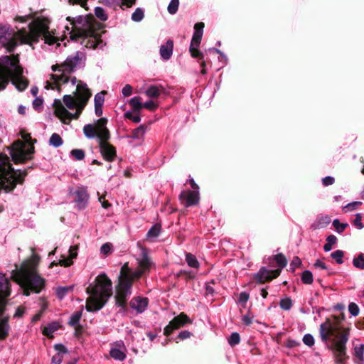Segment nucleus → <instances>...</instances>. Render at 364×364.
<instances>
[{
  "instance_id": "nucleus-1",
  "label": "nucleus",
  "mask_w": 364,
  "mask_h": 364,
  "mask_svg": "<svg viewBox=\"0 0 364 364\" xmlns=\"http://www.w3.org/2000/svg\"><path fill=\"white\" fill-rule=\"evenodd\" d=\"M16 20L26 23L31 20L26 27L18 28L16 30L8 24H0V45L7 52L12 53L16 47L23 44L31 45L38 42L42 37L46 43L60 46L62 36H55L49 31L48 21L46 19L31 20L29 16H19Z\"/></svg>"
},
{
  "instance_id": "nucleus-2",
  "label": "nucleus",
  "mask_w": 364,
  "mask_h": 364,
  "mask_svg": "<svg viewBox=\"0 0 364 364\" xmlns=\"http://www.w3.org/2000/svg\"><path fill=\"white\" fill-rule=\"evenodd\" d=\"M349 331L348 328L342 327L337 318H327L319 326L320 338L323 343L331 344L338 364H345L348 358L346 343L350 336Z\"/></svg>"
},
{
  "instance_id": "nucleus-3",
  "label": "nucleus",
  "mask_w": 364,
  "mask_h": 364,
  "mask_svg": "<svg viewBox=\"0 0 364 364\" xmlns=\"http://www.w3.org/2000/svg\"><path fill=\"white\" fill-rule=\"evenodd\" d=\"M38 262L39 257L33 254L31 258L23 262L11 273V277L19 285L25 296L39 294L46 287V279L36 269Z\"/></svg>"
},
{
  "instance_id": "nucleus-4",
  "label": "nucleus",
  "mask_w": 364,
  "mask_h": 364,
  "mask_svg": "<svg viewBox=\"0 0 364 364\" xmlns=\"http://www.w3.org/2000/svg\"><path fill=\"white\" fill-rule=\"evenodd\" d=\"M85 60V54L77 51L75 55L68 56L63 63L53 65L51 66L53 73L48 75L44 87L47 90H58L60 85L68 83L69 81L71 82L72 85H75L77 79L72 75L84 67Z\"/></svg>"
},
{
  "instance_id": "nucleus-5",
  "label": "nucleus",
  "mask_w": 364,
  "mask_h": 364,
  "mask_svg": "<svg viewBox=\"0 0 364 364\" xmlns=\"http://www.w3.org/2000/svg\"><path fill=\"white\" fill-rule=\"evenodd\" d=\"M141 259L139 262V269L131 272H125L122 267L118 278V284L116 286L115 300L117 306L124 310L127 301L132 294L133 280L141 277L144 273L149 271L154 265L151 259L148 255V250L145 247L141 249Z\"/></svg>"
},
{
  "instance_id": "nucleus-6",
  "label": "nucleus",
  "mask_w": 364,
  "mask_h": 364,
  "mask_svg": "<svg viewBox=\"0 0 364 364\" xmlns=\"http://www.w3.org/2000/svg\"><path fill=\"white\" fill-rule=\"evenodd\" d=\"M66 21L68 23L64 26L62 36L65 38L69 37L70 40L79 42L88 48L102 47V41L91 29L87 18L81 15L76 18L68 16Z\"/></svg>"
},
{
  "instance_id": "nucleus-7",
  "label": "nucleus",
  "mask_w": 364,
  "mask_h": 364,
  "mask_svg": "<svg viewBox=\"0 0 364 364\" xmlns=\"http://www.w3.org/2000/svg\"><path fill=\"white\" fill-rule=\"evenodd\" d=\"M23 68L18 55H3L0 58V91L4 90L11 82L20 92L25 90L28 80L23 76Z\"/></svg>"
},
{
  "instance_id": "nucleus-8",
  "label": "nucleus",
  "mask_w": 364,
  "mask_h": 364,
  "mask_svg": "<svg viewBox=\"0 0 364 364\" xmlns=\"http://www.w3.org/2000/svg\"><path fill=\"white\" fill-rule=\"evenodd\" d=\"M89 294L86 301V310L95 312L100 310L112 294V283L105 273L99 274L86 289Z\"/></svg>"
},
{
  "instance_id": "nucleus-9",
  "label": "nucleus",
  "mask_w": 364,
  "mask_h": 364,
  "mask_svg": "<svg viewBox=\"0 0 364 364\" xmlns=\"http://www.w3.org/2000/svg\"><path fill=\"white\" fill-rule=\"evenodd\" d=\"M74 93L75 97L70 95H65L63 102L68 109H79L80 112H82L91 97V92L87 84L80 81Z\"/></svg>"
},
{
  "instance_id": "nucleus-10",
  "label": "nucleus",
  "mask_w": 364,
  "mask_h": 364,
  "mask_svg": "<svg viewBox=\"0 0 364 364\" xmlns=\"http://www.w3.org/2000/svg\"><path fill=\"white\" fill-rule=\"evenodd\" d=\"M33 153V146H27L20 141L14 142L9 148V154L16 164L30 159Z\"/></svg>"
},
{
  "instance_id": "nucleus-11",
  "label": "nucleus",
  "mask_w": 364,
  "mask_h": 364,
  "mask_svg": "<svg viewBox=\"0 0 364 364\" xmlns=\"http://www.w3.org/2000/svg\"><path fill=\"white\" fill-rule=\"evenodd\" d=\"M54 105H55V115L63 122L68 123L72 119H77L82 112H80L79 109H76L77 112L75 114H72L68 112L62 105L60 100H55Z\"/></svg>"
},
{
  "instance_id": "nucleus-12",
  "label": "nucleus",
  "mask_w": 364,
  "mask_h": 364,
  "mask_svg": "<svg viewBox=\"0 0 364 364\" xmlns=\"http://www.w3.org/2000/svg\"><path fill=\"white\" fill-rule=\"evenodd\" d=\"M191 319L183 313L174 317L169 323L164 328V333L166 336L170 335L174 330L185 326L186 323H191Z\"/></svg>"
},
{
  "instance_id": "nucleus-13",
  "label": "nucleus",
  "mask_w": 364,
  "mask_h": 364,
  "mask_svg": "<svg viewBox=\"0 0 364 364\" xmlns=\"http://www.w3.org/2000/svg\"><path fill=\"white\" fill-rule=\"evenodd\" d=\"M201 40H196L192 37L191 43L190 45L189 50L191 53V55L193 58H197L198 61L200 63V66L201 68L200 73L202 75H205L207 73V70L205 69L206 63L203 60L204 56L203 54L198 50V48L200 43Z\"/></svg>"
},
{
  "instance_id": "nucleus-14",
  "label": "nucleus",
  "mask_w": 364,
  "mask_h": 364,
  "mask_svg": "<svg viewBox=\"0 0 364 364\" xmlns=\"http://www.w3.org/2000/svg\"><path fill=\"white\" fill-rule=\"evenodd\" d=\"M108 140L98 141L100 151L103 158L107 161H112L117 156V151L114 146L110 144Z\"/></svg>"
},
{
  "instance_id": "nucleus-15",
  "label": "nucleus",
  "mask_w": 364,
  "mask_h": 364,
  "mask_svg": "<svg viewBox=\"0 0 364 364\" xmlns=\"http://www.w3.org/2000/svg\"><path fill=\"white\" fill-rule=\"evenodd\" d=\"M107 119L106 118H100L97 121L95 125H94L97 134V139L98 141L102 140H109L110 138V134L107 128Z\"/></svg>"
},
{
  "instance_id": "nucleus-16",
  "label": "nucleus",
  "mask_w": 364,
  "mask_h": 364,
  "mask_svg": "<svg viewBox=\"0 0 364 364\" xmlns=\"http://www.w3.org/2000/svg\"><path fill=\"white\" fill-rule=\"evenodd\" d=\"M125 352L126 347L124 342L122 341H118L112 346L109 355L116 360L123 361L127 357Z\"/></svg>"
},
{
  "instance_id": "nucleus-17",
  "label": "nucleus",
  "mask_w": 364,
  "mask_h": 364,
  "mask_svg": "<svg viewBox=\"0 0 364 364\" xmlns=\"http://www.w3.org/2000/svg\"><path fill=\"white\" fill-rule=\"evenodd\" d=\"M280 274V270H269L266 267H262L258 272L255 274L254 278L259 283H263L276 278Z\"/></svg>"
},
{
  "instance_id": "nucleus-18",
  "label": "nucleus",
  "mask_w": 364,
  "mask_h": 364,
  "mask_svg": "<svg viewBox=\"0 0 364 364\" xmlns=\"http://www.w3.org/2000/svg\"><path fill=\"white\" fill-rule=\"evenodd\" d=\"M11 282L8 277L0 272V299L4 303V309L6 304V298L11 294Z\"/></svg>"
},
{
  "instance_id": "nucleus-19",
  "label": "nucleus",
  "mask_w": 364,
  "mask_h": 364,
  "mask_svg": "<svg viewBox=\"0 0 364 364\" xmlns=\"http://www.w3.org/2000/svg\"><path fill=\"white\" fill-rule=\"evenodd\" d=\"M180 199L184 203L186 207L195 205L199 202V191H188L182 192Z\"/></svg>"
},
{
  "instance_id": "nucleus-20",
  "label": "nucleus",
  "mask_w": 364,
  "mask_h": 364,
  "mask_svg": "<svg viewBox=\"0 0 364 364\" xmlns=\"http://www.w3.org/2000/svg\"><path fill=\"white\" fill-rule=\"evenodd\" d=\"M149 304V299L146 297L135 296L130 301V306L137 314H141L146 309Z\"/></svg>"
},
{
  "instance_id": "nucleus-21",
  "label": "nucleus",
  "mask_w": 364,
  "mask_h": 364,
  "mask_svg": "<svg viewBox=\"0 0 364 364\" xmlns=\"http://www.w3.org/2000/svg\"><path fill=\"white\" fill-rule=\"evenodd\" d=\"M75 203L78 209H83L88 201L89 196L85 188H79L75 192Z\"/></svg>"
},
{
  "instance_id": "nucleus-22",
  "label": "nucleus",
  "mask_w": 364,
  "mask_h": 364,
  "mask_svg": "<svg viewBox=\"0 0 364 364\" xmlns=\"http://www.w3.org/2000/svg\"><path fill=\"white\" fill-rule=\"evenodd\" d=\"M136 2V0H102L101 3L105 6L113 9L120 7L124 9V6L131 7Z\"/></svg>"
},
{
  "instance_id": "nucleus-23",
  "label": "nucleus",
  "mask_w": 364,
  "mask_h": 364,
  "mask_svg": "<svg viewBox=\"0 0 364 364\" xmlns=\"http://www.w3.org/2000/svg\"><path fill=\"white\" fill-rule=\"evenodd\" d=\"M78 247L77 245L71 246L69 249V256L61 255L58 263L61 266L70 267L73 264V259L77 256Z\"/></svg>"
},
{
  "instance_id": "nucleus-24",
  "label": "nucleus",
  "mask_w": 364,
  "mask_h": 364,
  "mask_svg": "<svg viewBox=\"0 0 364 364\" xmlns=\"http://www.w3.org/2000/svg\"><path fill=\"white\" fill-rule=\"evenodd\" d=\"M4 313V303L0 299V339H4L9 334V325L8 323V318H1Z\"/></svg>"
},
{
  "instance_id": "nucleus-25",
  "label": "nucleus",
  "mask_w": 364,
  "mask_h": 364,
  "mask_svg": "<svg viewBox=\"0 0 364 364\" xmlns=\"http://www.w3.org/2000/svg\"><path fill=\"white\" fill-rule=\"evenodd\" d=\"M173 50V42L172 40H168L164 44H162L159 48V53L161 59L168 60Z\"/></svg>"
},
{
  "instance_id": "nucleus-26",
  "label": "nucleus",
  "mask_w": 364,
  "mask_h": 364,
  "mask_svg": "<svg viewBox=\"0 0 364 364\" xmlns=\"http://www.w3.org/2000/svg\"><path fill=\"white\" fill-rule=\"evenodd\" d=\"M55 349L57 353L52 357L50 364H60L63 360V355L67 353V349L62 344H56Z\"/></svg>"
},
{
  "instance_id": "nucleus-27",
  "label": "nucleus",
  "mask_w": 364,
  "mask_h": 364,
  "mask_svg": "<svg viewBox=\"0 0 364 364\" xmlns=\"http://www.w3.org/2000/svg\"><path fill=\"white\" fill-rule=\"evenodd\" d=\"M331 219L328 215H322L318 217L311 225L312 230H318L326 228L330 223Z\"/></svg>"
},
{
  "instance_id": "nucleus-28",
  "label": "nucleus",
  "mask_w": 364,
  "mask_h": 364,
  "mask_svg": "<svg viewBox=\"0 0 364 364\" xmlns=\"http://www.w3.org/2000/svg\"><path fill=\"white\" fill-rule=\"evenodd\" d=\"M161 231V225L159 224H154L148 230L146 237L151 242H154L159 236Z\"/></svg>"
},
{
  "instance_id": "nucleus-29",
  "label": "nucleus",
  "mask_w": 364,
  "mask_h": 364,
  "mask_svg": "<svg viewBox=\"0 0 364 364\" xmlns=\"http://www.w3.org/2000/svg\"><path fill=\"white\" fill-rule=\"evenodd\" d=\"M353 355L357 364H364V345L360 344L355 346Z\"/></svg>"
},
{
  "instance_id": "nucleus-30",
  "label": "nucleus",
  "mask_w": 364,
  "mask_h": 364,
  "mask_svg": "<svg viewBox=\"0 0 364 364\" xmlns=\"http://www.w3.org/2000/svg\"><path fill=\"white\" fill-rule=\"evenodd\" d=\"M162 90L161 86L151 85L146 90L145 94L150 98H156L161 95Z\"/></svg>"
},
{
  "instance_id": "nucleus-31",
  "label": "nucleus",
  "mask_w": 364,
  "mask_h": 364,
  "mask_svg": "<svg viewBox=\"0 0 364 364\" xmlns=\"http://www.w3.org/2000/svg\"><path fill=\"white\" fill-rule=\"evenodd\" d=\"M73 289V286H65V287H58L55 289V294L57 297L62 300L65 297V296L71 292Z\"/></svg>"
},
{
  "instance_id": "nucleus-32",
  "label": "nucleus",
  "mask_w": 364,
  "mask_h": 364,
  "mask_svg": "<svg viewBox=\"0 0 364 364\" xmlns=\"http://www.w3.org/2000/svg\"><path fill=\"white\" fill-rule=\"evenodd\" d=\"M83 133L88 139L97 138V134L94 125L91 124H85L83 127Z\"/></svg>"
},
{
  "instance_id": "nucleus-33",
  "label": "nucleus",
  "mask_w": 364,
  "mask_h": 364,
  "mask_svg": "<svg viewBox=\"0 0 364 364\" xmlns=\"http://www.w3.org/2000/svg\"><path fill=\"white\" fill-rule=\"evenodd\" d=\"M186 262L190 267L194 269H198L200 267V264L196 257L191 253L186 254Z\"/></svg>"
},
{
  "instance_id": "nucleus-34",
  "label": "nucleus",
  "mask_w": 364,
  "mask_h": 364,
  "mask_svg": "<svg viewBox=\"0 0 364 364\" xmlns=\"http://www.w3.org/2000/svg\"><path fill=\"white\" fill-rule=\"evenodd\" d=\"M139 96H135L130 99L129 105L133 107L134 112H139L143 108V103Z\"/></svg>"
},
{
  "instance_id": "nucleus-35",
  "label": "nucleus",
  "mask_w": 364,
  "mask_h": 364,
  "mask_svg": "<svg viewBox=\"0 0 364 364\" xmlns=\"http://www.w3.org/2000/svg\"><path fill=\"white\" fill-rule=\"evenodd\" d=\"M204 23L199 22L194 26V33L193 38L196 40H201L203 33Z\"/></svg>"
},
{
  "instance_id": "nucleus-36",
  "label": "nucleus",
  "mask_w": 364,
  "mask_h": 364,
  "mask_svg": "<svg viewBox=\"0 0 364 364\" xmlns=\"http://www.w3.org/2000/svg\"><path fill=\"white\" fill-rule=\"evenodd\" d=\"M63 143V141L58 134L53 133L50 139L49 144L55 148L60 146Z\"/></svg>"
},
{
  "instance_id": "nucleus-37",
  "label": "nucleus",
  "mask_w": 364,
  "mask_h": 364,
  "mask_svg": "<svg viewBox=\"0 0 364 364\" xmlns=\"http://www.w3.org/2000/svg\"><path fill=\"white\" fill-rule=\"evenodd\" d=\"M337 242V237L333 235H330L326 237V243L323 245V250L326 252L332 250V245Z\"/></svg>"
},
{
  "instance_id": "nucleus-38",
  "label": "nucleus",
  "mask_w": 364,
  "mask_h": 364,
  "mask_svg": "<svg viewBox=\"0 0 364 364\" xmlns=\"http://www.w3.org/2000/svg\"><path fill=\"white\" fill-rule=\"evenodd\" d=\"M272 259L277 263L278 267L280 269L285 267L287 264V259L285 257V256L282 253L274 255Z\"/></svg>"
},
{
  "instance_id": "nucleus-39",
  "label": "nucleus",
  "mask_w": 364,
  "mask_h": 364,
  "mask_svg": "<svg viewBox=\"0 0 364 364\" xmlns=\"http://www.w3.org/2000/svg\"><path fill=\"white\" fill-rule=\"evenodd\" d=\"M82 317V311H75L70 318L68 323L71 326H76L78 325Z\"/></svg>"
},
{
  "instance_id": "nucleus-40",
  "label": "nucleus",
  "mask_w": 364,
  "mask_h": 364,
  "mask_svg": "<svg viewBox=\"0 0 364 364\" xmlns=\"http://www.w3.org/2000/svg\"><path fill=\"white\" fill-rule=\"evenodd\" d=\"M144 17V11L141 8H136L132 14V20L134 22H140Z\"/></svg>"
},
{
  "instance_id": "nucleus-41",
  "label": "nucleus",
  "mask_w": 364,
  "mask_h": 364,
  "mask_svg": "<svg viewBox=\"0 0 364 364\" xmlns=\"http://www.w3.org/2000/svg\"><path fill=\"white\" fill-rule=\"evenodd\" d=\"M145 132L146 127L144 125H140L139 127L133 130L132 133V138L135 139H140L143 138Z\"/></svg>"
},
{
  "instance_id": "nucleus-42",
  "label": "nucleus",
  "mask_w": 364,
  "mask_h": 364,
  "mask_svg": "<svg viewBox=\"0 0 364 364\" xmlns=\"http://www.w3.org/2000/svg\"><path fill=\"white\" fill-rule=\"evenodd\" d=\"M353 264L356 268L364 269V255L363 253L359 254L357 257L353 259Z\"/></svg>"
},
{
  "instance_id": "nucleus-43",
  "label": "nucleus",
  "mask_w": 364,
  "mask_h": 364,
  "mask_svg": "<svg viewBox=\"0 0 364 364\" xmlns=\"http://www.w3.org/2000/svg\"><path fill=\"white\" fill-rule=\"evenodd\" d=\"M95 14L100 20L102 21H105L108 18V16L105 9L100 6L95 7Z\"/></svg>"
},
{
  "instance_id": "nucleus-44",
  "label": "nucleus",
  "mask_w": 364,
  "mask_h": 364,
  "mask_svg": "<svg viewBox=\"0 0 364 364\" xmlns=\"http://www.w3.org/2000/svg\"><path fill=\"white\" fill-rule=\"evenodd\" d=\"M333 225L336 231L338 233L341 234L345 230V229L348 227V223H340L338 219H335L333 221Z\"/></svg>"
},
{
  "instance_id": "nucleus-45",
  "label": "nucleus",
  "mask_w": 364,
  "mask_h": 364,
  "mask_svg": "<svg viewBox=\"0 0 364 364\" xmlns=\"http://www.w3.org/2000/svg\"><path fill=\"white\" fill-rule=\"evenodd\" d=\"M301 281L304 284H311L313 282V274L311 271L305 270L301 274Z\"/></svg>"
},
{
  "instance_id": "nucleus-46",
  "label": "nucleus",
  "mask_w": 364,
  "mask_h": 364,
  "mask_svg": "<svg viewBox=\"0 0 364 364\" xmlns=\"http://www.w3.org/2000/svg\"><path fill=\"white\" fill-rule=\"evenodd\" d=\"M343 255H344L343 251L340 250H336L331 254V258L335 259L338 264H341L343 263Z\"/></svg>"
},
{
  "instance_id": "nucleus-47",
  "label": "nucleus",
  "mask_w": 364,
  "mask_h": 364,
  "mask_svg": "<svg viewBox=\"0 0 364 364\" xmlns=\"http://www.w3.org/2000/svg\"><path fill=\"white\" fill-rule=\"evenodd\" d=\"M179 6V0H171L168 6V11L170 14H175L178 9Z\"/></svg>"
},
{
  "instance_id": "nucleus-48",
  "label": "nucleus",
  "mask_w": 364,
  "mask_h": 364,
  "mask_svg": "<svg viewBox=\"0 0 364 364\" xmlns=\"http://www.w3.org/2000/svg\"><path fill=\"white\" fill-rule=\"evenodd\" d=\"M240 342V334L237 332H233L230 334L228 338V343L231 346H235Z\"/></svg>"
},
{
  "instance_id": "nucleus-49",
  "label": "nucleus",
  "mask_w": 364,
  "mask_h": 364,
  "mask_svg": "<svg viewBox=\"0 0 364 364\" xmlns=\"http://www.w3.org/2000/svg\"><path fill=\"white\" fill-rule=\"evenodd\" d=\"M279 306H280V308L284 310H286V311L290 310L292 306L291 299L289 297H286V298L281 299V301L279 302Z\"/></svg>"
},
{
  "instance_id": "nucleus-50",
  "label": "nucleus",
  "mask_w": 364,
  "mask_h": 364,
  "mask_svg": "<svg viewBox=\"0 0 364 364\" xmlns=\"http://www.w3.org/2000/svg\"><path fill=\"white\" fill-rule=\"evenodd\" d=\"M362 204L360 201H353L348 203L345 206L343 207V210L346 213L353 211L358 208Z\"/></svg>"
},
{
  "instance_id": "nucleus-51",
  "label": "nucleus",
  "mask_w": 364,
  "mask_h": 364,
  "mask_svg": "<svg viewBox=\"0 0 364 364\" xmlns=\"http://www.w3.org/2000/svg\"><path fill=\"white\" fill-rule=\"evenodd\" d=\"M113 250V246L110 242L103 244L100 247V253L103 255L110 254Z\"/></svg>"
},
{
  "instance_id": "nucleus-52",
  "label": "nucleus",
  "mask_w": 364,
  "mask_h": 364,
  "mask_svg": "<svg viewBox=\"0 0 364 364\" xmlns=\"http://www.w3.org/2000/svg\"><path fill=\"white\" fill-rule=\"evenodd\" d=\"M105 92H100L95 95L94 98L95 105L102 107L105 101L104 95Z\"/></svg>"
},
{
  "instance_id": "nucleus-53",
  "label": "nucleus",
  "mask_w": 364,
  "mask_h": 364,
  "mask_svg": "<svg viewBox=\"0 0 364 364\" xmlns=\"http://www.w3.org/2000/svg\"><path fill=\"white\" fill-rule=\"evenodd\" d=\"M348 311L352 316H357L359 314L360 309L355 303L350 302L348 304Z\"/></svg>"
},
{
  "instance_id": "nucleus-54",
  "label": "nucleus",
  "mask_w": 364,
  "mask_h": 364,
  "mask_svg": "<svg viewBox=\"0 0 364 364\" xmlns=\"http://www.w3.org/2000/svg\"><path fill=\"white\" fill-rule=\"evenodd\" d=\"M70 154L72 156L78 161L82 160L85 158V152L82 149H73Z\"/></svg>"
},
{
  "instance_id": "nucleus-55",
  "label": "nucleus",
  "mask_w": 364,
  "mask_h": 364,
  "mask_svg": "<svg viewBox=\"0 0 364 364\" xmlns=\"http://www.w3.org/2000/svg\"><path fill=\"white\" fill-rule=\"evenodd\" d=\"M303 342L309 347H312L314 345V338L311 334L306 333L303 337Z\"/></svg>"
},
{
  "instance_id": "nucleus-56",
  "label": "nucleus",
  "mask_w": 364,
  "mask_h": 364,
  "mask_svg": "<svg viewBox=\"0 0 364 364\" xmlns=\"http://www.w3.org/2000/svg\"><path fill=\"white\" fill-rule=\"evenodd\" d=\"M127 119L132 120L134 123H139L141 121V117L139 114H134L131 111H128L124 114Z\"/></svg>"
},
{
  "instance_id": "nucleus-57",
  "label": "nucleus",
  "mask_w": 364,
  "mask_h": 364,
  "mask_svg": "<svg viewBox=\"0 0 364 364\" xmlns=\"http://www.w3.org/2000/svg\"><path fill=\"white\" fill-rule=\"evenodd\" d=\"M210 52H215L218 54L220 55V60L222 61L223 63V64H227L228 63V57L226 56V55L223 53L220 50L218 49V48H209L208 50Z\"/></svg>"
},
{
  "instance_id": "nucleus-58",
  "label": "nucleus",
  "mask_w": 364,
  "mask_h": 364,
  "mask_svg": "<svg viewBox=\"0 0 364 364\" xmlns=\"http://www.w3.org/2000/svg\"><path fill=\"white\" fill-rule=\"evenodd\" d=\"M249 298V294L245 291H242L239 294L238 302L242 305H245L247 302Z\"/></svg>"
},
{
  "instance_id": "nucleus-59",
  "label": "nucleus",
  "mask_w": 364,
  "mask_h": 364,
  "mask_svg": "<svg viewBox=\"0 0 364 364\" xmlns=\"http://www.w3.org/2000/svg\"><path fill=\"white\" fill-rule=\"evenodd\" d=\"M143 108H146L149 110H154L157 108V105L152 100H149L143 103Z\"/></svg>"
},
{
  "instance_id": "nucleus-60",
  "label": "nucleus",
  "mask_w": 364,
  "mask_h": 364,
  "mask_svg": "<svg viewBox=\"0 0 364 364\" xmlns=\"http://www.w3.org/2000/svg\"><path fill=\"white\" fill-rule=\"evenodd\" d=\"M353 224L359 230H360L363 228V225L362 223V216H361L360 213H357L355 215V218L353 220Z\"/></svg>"
},
{
  "instance_id": "nucleus-61",
  "label": "nucleus",
  "mask_w": 364,
  "mask_h": 364,
  "mask_svg": "<svg viewBox=\"0 0 364 364\" xmlns=\"http://www.w3.org/2000/svg\"><path fill=\"white\" fill-rule=\"evenodd\" d=\"M43 100L42 98L36 97L33 101V107L36 110H38L42 108L43 107Z\"/></svg>"
},
{
  "instance_id": "nucleus-62",
  "label": "nucleus",
  "mask_w": 364,
  "mask_h": 364,
  "mask_svg": "<svg viewBox=\"0 0 364 364\" xmlns=\"http://www.w3.org/2000/svg\"><path fill=\"white\" fill-rule=\"evenodd\" d=\"M191 336H192V333L190 331L185 330V331H181L178 333L177 338L179 340L183 341V340H186L187 338H189Z\"/></svg>"
},
{
  "instance_id": "nucleus-63",
  "label": "nucleus",
  "mask_w": 364,
  "mask_h": 364,
  "mask_svg": "<svg viewBox=\"0 0 364 364\" xmlns=\"http://www.w3.org/2000/svg\"><path fill=\"white\" fill-rule=\"evenodd\" d=\"M334 182L335 179L333 176H328L322 178V184L324 186L332 185Z\"/></svg>"
},
{
  "instance_id": "nucleus-64",
  "label": "nucleus",
  "mask_w": 364,
  "mask_h": 364,
  "mask_svg": "<svg viewBox=\"0 0 364 364\" xmlns=\"http://www.w3.org/2000/svg\"><path fill=\"white\" fill-rule=\"evenodd\" d=\"M301 264V260L299 257H294L290 264L291 269H294Z\"/></svg>"
}]
</instances>
